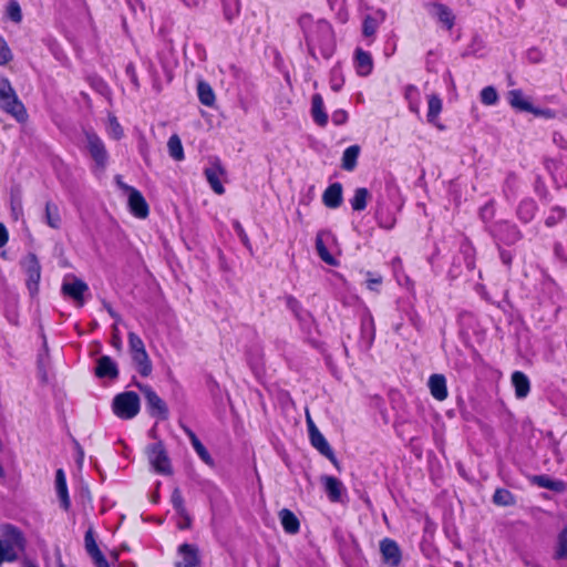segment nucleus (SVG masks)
Masks as SVG:
<instances>
[{"label": "nucleus", "instance_id": "e2e57ef3", "mask_svg": "<svg viewBox=\"0 0 567 567\" xmlns=\"http://www.w3.org/2000/svg\"><path fill=\"white\" fill-rule=\"evenodd\" d=\"M105 308H106V310H107V312L110 313L111 317L115 318L116 321L120 320L118 315L113 310V308L110 305H105Z\"/></svg>", "mask_w": 567, "mask_h": 567}, {"label": "nucleus", "instance_id": "9b49d317", "mask_svg": "<svg viewBox=\"0 0 567 567\" xmlns=\"http://www.w3.org/2000/svg\"><path fill=\"white\" fill-rule=\"evenodd\" d=\"M125 190L128 192V206L131 213L138 218H146L148 215V205L137 189L125 186Z\"/></svg>", "mask_w": 567, "mask_h": 567}, {"label": "nucleus", "instance_id": "f257e3e1", "mask_svg": "<svg viewBox=\"0 0 567 567\" xmlns=\"http://www.w3.org/2000/svg\"><path fill=\"white\" fill-rule=\"evenodd\" d=\"M299 25L312 55L319 50L324 59H329L334 49V35L330 23L323 19L315 21L313 18L305 13L299 18Z\"/></svg>", "mask_w": 567, "mask_h": 567}, {"label": "nucleus", "instance_id": "20e7f679", "mask_svg": "<svg viewBox=\"0 0 567 567\" xmlns=\"http://www.w3.org/2000/svg\"><path fill=\"white\" fill-rule=\"evenodd\" d=\"M140 398L133 391L117 394L113 400V412L123 420H131L140 412Z\"/></svg>", "mask_w": 567, "mask_h": 567}, {"label": "nucleus", "instance_id": "a18cd8bd", "mask_svg": "<svg viewBox=\"0 0 567 567\" xmlns=\"http://www.w3.org/2000/svg\"><path fill=\"white\" fill-rule=\"evenodd\" d=\"M343 83H344V80H343L342 75L340 74V72L336 69L332 70L331 79H330L331 89L334 92H338L342 87Z\"/></svg>", "mask_w": 567, "mask_h": 567}, {"label": "nucleus", "instance_id": "2eb2a0df", "mask_svg": "<svg viewBox=\"0 0 567 567\" xmlns=\"http://www.w3.org/2000/svg\"><path fill=\"white\" fill-rule=\"evenodd\" d=\"M354 65L360 76H367L373 70V59L369 52L358 48L354 52Z\"/></svg>", "mask_w": 567, "mask_h": 567}, {"label": "nucleus", "instance_id": "a211bd4d", "mask_svg": "<svg viewBox=\"0 0 567 567\" xmlns=\"http://www.w3.org/2000/svg\"><path fill=\"white\" fill-rule=\"evenodd\" d=\"M427 384L434 399L443 401L447 398L446 379L443 374H432Z\"/></svg>", "mask_w": 567, "mask_h": 567}, {"label": "nucleus", "instance_id": "393cba45", "mask_svg": "<svg viewBox=\"0 0 567 567\" xmlns=\"http://www.w3.org/2000/svg\"><path fill=\"white\" fill-rule=\"evenodd\" d=\"M279 519L286 533L293 535L299 532V519L290 509L282 508L279 512Z\"/></svg>", "mask_w": 567, "mask_h": 567}, {"label": "nucleus", "instance_id": "7c9ffc66", "mask_svg": "<svg viewBox=\"0 0 567 567\" xmlns=\"http://www.w3.org/2000/svg\"><path fill=\"white\" fill-rule=\"evenodd\" d=\"M432 13L446 29L450 30L454 25V14L446 6L441 3L434 4Z\"/></svg>", "mask_w": 567, "mask_h": 567}, {"label": "nucleus", "instance_id": "4468645a", "mask_svg": "<svg viewBox=\"0 0 567 567\" xmlns=\"http://www.w3.org/2000/svg\"><path fill=\"white\" fill-rule=\"evenodd\" d=\"M95 374L97 378L114 380L118 375V369L116 363L109 355H102L96 362Z\"/></svg>", "mask_w": 567, "mask_h": 567}, {"label": "nucleus", "instance_id": "58836bf2", "mask_svg": "<svg viewBox=\"0 0 567 567\" xmlns=\"http://www.w3.org/2000/svg\"><path fill=\"white\" fill-rule=\"evenodd\" d=\"M498 100V94L493 86H486L481 91V101L485 105H494Z\"/></svg>", "mask_w": 567, "mask_h": 567}, {"label": "nucleus", "instance_id": "4c0bfd02", "mask_svg": "<svg viewBox=\"0 0 567 567\" xmlns=\"http://www.w3.org/2000/svg\"><path fill=\"white\" fill-rule=\"evenodd\" d=\"M365 276H367V280H365L367 288L371 291L379 292L380 287L383 282L382 276L378 275V274H373L371 271H367Z\"/></svg>", "mask_w": 567, "mask_h": 567}, {"label": "nucleus", "instance_id": "ddd939ff", "mask_svg": "<svg viewBox=\"0 0 567 567\" xmlns=\"http://www.w3.org/2000/svg\"><path fill=\"white\" fill-rule=\"evenodd\" d=\"M321 483L324 487V492L327 493L328 498L331 502L336 503L341 501L346 488L340 480L333 476L323 475L321 477Z\"/></svg>", "mask_w": 567, "mask_h": 567}, {"label": "nucleus", "instance_id": "c9c22d12", "mask_svg": "<svg viewBox=\"0 0 567 567\" xmlns=\"http://www.w3.org/2000/svg\"><path fill=\"white\" fill-rule=\"evenodd\" d=\"M316 249L320 258L328 265H336V259L328 251L321 235L319 234L316 238Z\"/></svg>", "mask_w": 567, "mask_h": 567}, {"label": "nucleus", "instance_id": "1a4fd4ad", "mask_svg": "<svg viewBox=\"0 0 567 567\" xmlns=\"http://www.w3.org/2000/svg\"><path fill=\"white\" fill-rule=\"evenodd\" d=\"M147 456L154 470L161 474H171V464L162 443H156L147 449Z\"/></svg>", "mask_w": 567, "mask_h": 567}, {"label": "nucleus", "instance_id": "cd10ccee", "mask_svg": "<svg viewBox=\"0 0 567 567\" xmlns=\"http://www.w3.org/2000/svg\"><path fill=\"white\" fill-rule=\"evenodd\" d=\"M385 14L383 12H377L375 16H367L363 20L362 33L364 37H372L379 25L384 21Z\"/></svg>", "mask_w": 567, "mask_h": 567}, {"label": "nucleus", "instance_id": "8fccbe9b", "mask_svg": "<svg viewBox=\"0 0 567 567\" xmlns=\"http://www.w3.org/2000/svg\"><path fill=\"white\" fill-rule=\"evenodd\" d=\"M234 228H235L238 237L243 241V244L246 247H249L250 246L249 238H248L247 234L245 233V230H244L243 226L240 225V223L239 221H235L234 223Z\"/></svg>", "mask_w": 567, "mask_h": 567}, {"label": "nucleus", "instance_id": "bf43d9fd", "mask_svg": "<svg viewBox=\"0 0 567 567\" xmlns=\"http://www.w3.org/2000/svg\"><path fill=\"white\" fill-rule=\"evenodd\" d=\"M557 555L560 558L567 556V544L566 543H563V542L560 543V547L557 551Z\"/></svg>", "mask_w": 567, "mask_h": 567}, {"label": "nucleus", "instance_id": "5701e85b", "mask_svg": "<svg viewBox=\"0 0 567 567\" xmlns=\"http://www.w3.org/2000/svg\"><path fill=\"white\" fill-rule=\"evenodd\" d=\"M512 384L515 388V395L518 399H524L530 391V382L527 375L520 371H515L512 374Z\"/></svg>", "mask_w": 567, "mask_h": 567}, {"label": "nucleus", "instance_id": "c03bdc74", "mask_svg": "<svg viewBox=\"0 0 567 567\" xmlns=\"http://www.w3.org/2000/svg\"><path fill=\"white\" fill-rule=\"evenodd\" d=\"M12 60V53L7 42L0 39V65H4Z\"/></svg>", "mask_w": 567, "mask_h": 567}, {"label": "nucleus", "instance_id": "603ef678", "mask_svg": "<svg viewBox=\"0 0 567 567\" xmlns=\"http://www.w3.org/2000/svg\"><path fill=\"white\" fill-rule=\"evenodd\" d=\"M112 344L117 350L122 349V339L120 337V331L116 324L113 326Z\"/></svg>", "mask_w": 567, "mask_h": 567}, {"label": "nucleus", "instance_id": "09e8293b", "mask_svg": "<svg viewBox=\"0 0 567 567\" xmlns=\"http://www.w3.org/2000/svg\"><path fill=\"white\" fill-rule=\"evenodd\" d=\"M348 120V113L344 110H337L332 113V122L336 125H342Z\"/></svg>", "mask_w": 567, "mask_h": 567}, {"label": "nucleus", "instance_id": "6e6552de", "mask_svg": "<svg viewBox=\"0 0 567 567\" xmlns=\"http://www.w3.org/2000/svg\"><path fill=\"white\" fill-rule=\"evenodd\" d=\"M86 147L96 166L103 169L107 163V152L102 140L93 132L85 133Z\"/></svg>", "mask_w": 567, "mask_h": 567}, {"label": "nucleus", "instance_id": "72a5a7b5", "mask_svg": "<svg viewBox=\"0 0 567 567\" xmlns=\"http://www.w3.org/2000/svg\"><path fill=\"white\" fill-rule=\"evenodd\" d=\"M493 502L497 506H512L516 501L509 491L505 488H497L493 495Z\"/></svg>", "mask_w": 567, "mask_h": 567}, {"label": "nucleus", "instance_id": "bb28decb", "mask_svg": "<svg viewBox=\"0 0 567 567\" xmlns=\"http://www.w3.org/2000/svg\"><path fill=\"white\" fill-rule=\"evenodd\" d=\"M495 234L506 244H513L519 238V233L516 227L508 225L507 223L497 225L495 228Z\"/></svg>", "mask_w": 567, "mask_h": 567}, {"label": "nucleus", "instance_id": "2f4dec72", "mask_svg": "<svg viewBox=\"0 0 567 567\" xmlns=\"http://www.w3.org/2000/svg\"><path fill=\"white\" fill-rule=\"evenodd\" d=\"M197 93L200 103L206 106H212L215 102V93L212 86L204 81H199L197 84Z\"/></svg>", "mask_w": 567, "mask_h": 567}, {"label": "nucleus", "instance_id": "4d7b16f0", "mask_svg": "<svg viewBox=\"0 0 567 567\" xmlns=\"http://www.w3.org/2000/svg\"><path fill=\"white\" fill-rule=\"evenodd\" d=\"M9 239L8 230L3 224L0 223V248L3 247Z\"/></svg>", "mask_w": 567, "mask_h": 567}, {"label": "nucleus", "instance_id": "79ce46f5", "mask_svg": "<svg viewBox=\"0 0 567 567\" xmlns=\"http://www.w3.org/2000/svg\"><path fill=\"white\" fill-rule=\"evenodd\" d=\"M198 456L208 465H213L214 461L212 456L209 455L206 447L203 445V443L198 440L195 443L192 444Z\"/></svg>", "mask_w": 567, "mask_h": 567}, {"label": "nucleus", "instance_id": "aec40b11", "mask_svg": "<svg viewBox=\"0 0 567 567\" xmlns=\"http://www.w3.org/2000/svg\"><path fill=\"white\" fill-rule=\"evenodd\" d=\"M508 102L509 104L518 110L524 112H529L534 114H538L539 112L534 109L532 103L524 96L520 90H512L508 92Z\"/></svg>", "mask_w": 567, "mask_h": 567}, {"label": "nucleus", "instance_id": "774afa93", "mask_svg": "<svg viewBox=\"0 0 567 567\" xmlns=\"http://www.w3.org/2000/svg\"><path fill=\"white\" fill-rule=\"evenodd\" d=\"M27 567H38L37 565L32 564V563H28L27 564Z\"/></svg>", "mask_w": 567, "mask_h": 567}, {"label": "nucleus", "instance_id": "412c9836", "mask_svg": "<svg viewBox=\"0 0 567 567\" xmlns=\"http://www.w3.org/2000/svg\"><path fill=\"white\" fill-rule=\"evenodd\" d=\"M442 111V100L437 94H431L427 97V121L437 128L443 130L444 126L439 123V115Z\"/></svg>", "mask_w": 567, "mask_h": 567}, {"label": "nucleus", "instance_id": "a878e982", "mask_svg": "<svg viewBox=\"0 0 567 567\" xmlns=\"http://www.w3.org/2000/svg\"><path fill=\"white\" fill-rule=\"evenodd\" d=\"M360 151L359 145H351L344 150L341 158V167L344 171L352 172L357 167Z\"/></svg>", "mask_w": 567, "mask_h": 567}, {"label": "nucleus", "instance_id": "b1692460", "mask_svg": "<svg viewBox=\"0 0 567 567\" xmlns=\"http://www.w3.org/2000/svg\"><path fill=\"white\" fill-rule=\"evenodd\" d=\"M178 550L183 555V563L178 564L177 567H199L198 550L195 546L183 544Z\"/></svg>", "mask_w": 567, "mask_h": 567}, {"label": "nucleus", "instance_id": "423d86ee", "mask_svg": "<svg viewBox=\"0 0 567 567\" xmlns=\"http://www.w3.org/2000/svg\"><path fill=\"white\" fill-rule=\"evenodd\" d=\"M140 390L145 396L150 414L166 420L168 416V409L166 403L157 395V393L146 384H137Z\"/></svg>", "mask_w": 567, "mask_h": 567}, {"label": "nucleus", "instance_id": "f8f14e48", "mask_svg": "<svg viewBox=\"0 0 567 567\" xmlns=\"http://www.w3.org/2000/svg\"><path fill=\"white\" fill-rule=\"evenodd\" d=\"M380 551L384 563L398 567L401 563V550L396 542L390 538H384L380 543Z\"/></svg>", "mask_w": 567, "mask_h": 567}, {"label": "nucleus", "instance_id": "c756f323", "mask_svg": "<svg viewBox=\"0 0 567 567\" xmlns=\"http://www.w3.org/2000/svg\"><path fill=\"white\" fill-rule=\"evenodd\" d=\"M370 198V192L365 187H359L354 190L353 197L350 199V205L353 210L361 212L365 209Z\"/></svg>", "mask_w": 567, "mask_h": 567}, {"label": "nucleus", "instance_id": "864d4df0", "mask_svg": "<svg viewBox=\"0 0 567 567\" xmlns=\"http://www.w3.org/2000/svg\"><path fill=\"white\" fill-rule=\"evenodd\" d=\"M328 3L331 10L338 11L341 14L346 4V0H328Z\"/></svg>", "mask_w": 567, "mask_h": 567}, {"label": "nucleus", "instance_id": "de8ad7c7", "mask_svg": "<svg viewBox=\"0 0 567 567\" xmlns=\"http://www.w3.org/2000/svg\"><path fill=\"white\" fill-rule=\"evenodd\" d=\"M90 556L94 560L96 567H110L107 560L99 548L92 551Z\"/></svg>", "mask_w": 567, "mask_h": 567}, {"label": "nucleus", "instance_id": "c85d7f7f", "mask_svg": "<svg viewBox=\"0 0 567 567\" xmlns=\"http://www.w3.org/2000/svg\"><path fill=\"white\" fill-rule=\"evenodd\" d=\"M44 218L48 226L53 229H59L61 227V216L58 205L52 202L45 203L44 208Z\"/></svg>", "mask_w": 567, "mask_h": 567}, {"label": "nucleus", "instance_id": "f03ea898", "mask_svg": "<svg viewBox=\"0 0 567 567\" xmlns=\"http://www.w3.org/2000/svg\"><path fill=\"white\" fill-rule=\"evenodd\" d=\"M0 109L12 115L17 121L22 122L27 117V112L18 99L11 83L6 78H0Z\"/></svg>", "mask_w": 567, "mask_h": 567}, {"label": "nucleus", "instance_id": "f3484780", "mask_svg": "<svg viewBox=\"0 0 567 567\" xmlns=\"http://www.w3.org/2000/svg\"><path fill=\"white\" fill-rule=\"evenodd\" d=\"M309 437L312 446L316 447L323 456H326L337 466L338 461L334 456V453L320 431H315V433H311Z\"/></svg>", "mask_w": 567, "mask_h": 567}, {"label": "nucleus", "instance_id": "0eeeda50", "mask_svg": "<svg viewBox=\"0 0 567 567\" xmlns=\"http://www.w3.org/2000/svg\"><path fill=\"white\" fill-rule=\"evenodd\" d=\"M89 290V286L81 279L71 276L63 280L61 291L64 296L73 299L78 306L84 305L83 295Z\"/></svg>", "mask_w": 567, "mask_h": 567}, {"label": "nucleus", "instance_id": "338daca9", "mask_svg": "<svg viewBox=\"0 0 567 567\" xmlns=\"http://www.w3.org/2000/svg\"><path fill=\"white\" fill-rule=\"evenodd\" d=\"M225 14H226L227 20H231L233 14H230L228 11H225Z\"/></svg>", "mask_w": 567, "mask_h": 567}, {"label": "nucleus", "instance_id": "dca6fc26", "mask_svg": "<svg viewBox=\"0 0 567 567\" xmlns=\"http://www.w3.org/2000/svg\"><path fill=\"white\" fill-rule=\"evenodd\" d=\"M55 491L61 507L64 511H68L71 506V501L68 492L65 474L62 468H59L55 473Z\"/></svg>", "mask_w": 567, "mask_h": 567}, {"label": "nucleus", "instance_id": "13d9d810", "mask_svg": "<svg viewBox=\"0 0 567 567\" xmlns=\"http://www.w3.org/2000/svg\"><path fill=\"white\" fill-rule=\"evenodd\" d=\"M307 426H308L309 435L311 433H315V431H319L308 412H307Z\"/></svg>", "mask_w": 567, "mask_h": 567}, {"label": "nucleus", "instance_id": "37998d69", "mask_svg": "<svg viewBox=\"0 0 567 567\" xmlns=\"http://www.w3.org/2000/svg\"><path fill=\"white\" fill-rule=\"evenodd\" d=\"M565 217V210L560 207H555L551 209L550 215L546 218V225L551 227L560 221Z\"/></svg>", "mask_w": 567, "mask_h": 567}, {"label": "nucleus", "instance_id": "680f3d73", "mask_svg": "<svg viewBox=\"0 0 567 567\" xmlns=\"http://www.w3.org/2000/svg\"><path fill=\"white\" fill-rule=\"evenodd\" d=\"M22 207L20 203L12 204V212L16 218H18L19 214L21 213Z\"/></svg>", "mask_w": 567, "mask_h": 567}, {"label": "nucleus", "instance_id": "ea45409f", "mask_svg": "<svg viewBox=\"0 0 567 567\" xmlns=\"http://www.w3.org/2000/svg\"><path fill=\"white\" fill-rule=\"evenodd\" d=\"M107 131L109 134L115 140H120L123 136V128L117 122L116 117L113 115L109 116Z\"/></svg>", "mask_w": 567, "mask_h": 567}, {"label": "nucleus", "instance_id": "0e129e2a", "mask_svg": "<svg viewBox=\"0 0 567 567\" xmlns=\"http://www.w3.org/2000/svg\"><path fill=\"white\" fill-rule=\"evenodd\" d=\"M415 92H416V87L413 85H409L405 90V95L408 99H410L411 94L415 93Z\"/></svg>", "mask_w": 567, "mask_h": 567}, {"label": "nucleus", "instance_id": "69168bd1", "mask_svg": "<svg viewBox=\"0 0 567 567\" xmlns=\"http://www.w3.org/2000/svg\"><path fill=\"white\" fill-rule=\"evenodd\" d=\"M410 109H411V111H413V112H415V113H417V112H419V107H417V105H415V106H414L413 104H411V105H410Z\"/></svg>", "mask_w": 567, "mask_h": 567}, {"label": "nucleus", "instance_id": "4be33fe9", "mask_svg": "<svg viewBox=\"0 0 567 567\" xmlns=\"http://www.w3.org/2000/svg\"><path fill=\"white\" fill-rule=\"evenodd\" d=\"M323 203L329 208H337L342 203V186L339 183L330 185L323 193Z\"/></svg>", "mask_w": 567, "mask_h": 567}, {"label": "nucleus", "instance_id": "7ed1b4c3", "mask_svg": "<svg viewBox=\"0 0 567 567\" xmlns=\"http://www.w3.org/2000/svg\"><path fill=\"white\" fill-rule=\"evenodd\" d=\"M128 348L132 361L143 377L152 373V361L146 352L143 340L133 331L128 332Z\"/></svg>", "mask_w": 567, "mask_h": 567}, {"label": "nucleus", "instance_id": "e433bc0d", "mask_svg": "<svg viewBox=\"0 0 567 567\" xmlns=\"http://www.w3.org/2000/svg\"><path fill=\"white\" fill-rule=\"evenodd\" d=\"M171 502L173 504L174 509L178 514V516H186V507L184 503V498L182 496L181 489L178 487L174 488L171 497Z\"/></svg>", "mask_w": 567, "mask_h": 567}, {"label": "nucleus", "instance_id": "052dcab7", "mask_svg": "<svg viewBox=\"0 0 567 567\" xmlns=\"http://www.w3.org/2000/svg\"><path fill=\"white\" fill-rule=\"evenodd\" d=\"M184 431L187 434V436L189 437L192 444L195 443L196 441H198V437L190 429L184 427Z\"/></svg>", "mask_w": 567, "mask_h": 567}, {"label": "nucleus", "instance_id": "a19ab883", "mask_svg": "<svg viewBox=\"0 0 567 567\" xmlns=\"http://www.w3.org/2000/svg\"><path fill=\"white\" fill-rule=\"evenodd\" d=\"M8 17L19 23L22 20L21 8L17 1H10L7 8Z\"/></svg>", "mask_w": 567, "mask_h": 567}, {"label": "nucleus", "instance_id": "9d476101", "mask_svg": "<svg viewBox=\"0 0 567 567\" xmlns=\"http://www.w3.org/2000/svg\"><path fill=\"white\" fill-rule=\"evenodd\" d=\"M204 173L212 189L218 195L224 194L225 188L221 184V177L225 174V169L220 162L218 159L213 161L210 165L205 168Z\"/></svg>", "mask_w": 567, "mask_h": 567}, {"label": "nucleus", "instance_id": "6ab92c4d", "mask_svg": "<svg viewBox=\"0 0 567 567\" xmlns=\"http://www.w3.org/2000/svg\"><path fill=\"white\" fill-rule=\"evenodd\" d=\"M311 116L315 123L321 127L328 124V114L324 110L323 99L320 94H313L311 97Z\"/></svg>", "mask_w": 567, "mask_h": 567}, {"label": "nucleus", "instance_id": "5fc2aeb1", "mask_svg": "<svg viewBox=\"0 0 567 567\" xmlns=\"http://www.w3.org/2000/svg\"><path fill=\"white\" fill-rule=\"evenodd\" d=\"M567 489V484L563 481L554 480L550 484L549 491L563 493Z\"/></svg>", "mask_w": 567, "mask_h": 567}, {"label": "nucleus", "instance_id": "3c124183", "mask_svg": "<svg viewBox=\"0 0 567 567\" xmlns=\"http://www.w3.org/2000/svg\"><path fill=\"white\" fill-rule=\"evenodd\" d=\"M554 480L549 478L548 476L546 475H538V476H535L534 477V482L539 486V487H543V488H547L549 489L550 488V484L553 483Z\"/></svg>", "mask_w": 567, "mask_h": 567}, {"label": "nucleus", "instance_id": "f704fd0d", "mask_svg": "<svg viewBox=\"0 0 567 567\" xmlns=\"http://www.w3.org/2000/svg\"><path fill=\"white\" fill-rule=\"evenodd\" d=\"M535 212L536 204L534 203V200L530 199L523 200L517 209L519 218L526 223L534 217Z\"/></svg>", "mask_w": 567, "mask_h": 567}, {"label": "nucleus", "instance_id": "6e6d98bb", "mask_svg": "<svg viewBox=\"0 0 567 567\" xmlns=\"http://www.w3.org/2000/svg\"><path fill=\"white\" fill-rule=\"evenodd\" d=\"M181 520L177 523L179 529H187L192 525V518L189 514L186 512V516H179Z\"/></svg>", "mask_w": 567, "mask_h": 567}, {"label": "nucleus", "instance_id": "49530a36", "mask_svg": "<svg viewBox=\"0 0 567 567\" xmlns=\"http://www.w3.org/2000/svg\"><path fill=\"white\" fill-rule=\"evenodd\" d=\"M84 542H85V549L87 551V554L90 555L92 551H94L95 549H97V544L95 542V538H94V535H93V530L92 529H89L86 533H85V537H84Z\"/></svg>", "mask_w": 567, "mask_h": 567}, {"label": "nucleus", "instance_id": "473e14b6", "mask_svg": "<svg viewBox=\"0 0 567 567\" xmlns=\"http://www.w3.org/2000/svg\"><path fill=\"white\" fill-rule=\"evenodd\" d=\"M167 148L172 158L178 162L184 159V148L178 135L174 134L168 138Z\"/></svg>", "mask_w": 567, "mask_h": 567}, {"label": "nucleus", "instance_id": "39448f33", "mask_svg": "<svg viewBox=\"0 0 567 567\" xmlns=\"http://www.w3.org/2000/svg\"><path fill=\"white\" fill-rule=\"evenodd\" d=\"M22 267L27 274V288L31 296H35L39 291V282L41 279V266L34 254H29L22 260Z\"/></svg>", "mask_w": 567, "mask_h": 567}]
</instances>
